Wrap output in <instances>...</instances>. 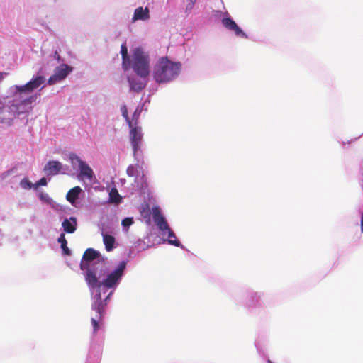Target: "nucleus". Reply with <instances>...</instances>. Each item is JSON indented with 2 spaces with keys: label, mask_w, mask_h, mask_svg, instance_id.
Here are the masks:
<instances>
[{
  "label": "nucleus",
  "mask_w": 363,
  "mask_h": 363,
  "mask_svg": "<svg viewBox=\"0 0 363 363\" xmlns=\"http://www.w3.org/2000/svg\"><path fill=\"white\" fill-rule=\"evenodd\" d=\"M121 113H122V116L125 118V120L126 121L127 123L128 124V126L129 127H132L133 126V121H130V119L129 118L128 113V109H127L126 106L125 105L122 106L121 108Z\"/></svg>",
  "instance_id": "22"
},
{
  "label": "nucleus",
  "mask_w": 363,
  "mask_h": 363,
  "mask_svg": "<svg viewBox=\"0 0 363 363\" xmlns=\"http://www.w3.org/2000/svg\"><path fill=\"white\" fill-rule=\"evenodd\" d=\"M6 104V98H0V110Z\"/></svg>",
  "instance_id": "30"
},
{
  "label": "nucleus",
  "mask_w": 363,
  "mask_h": 363,
  "mask_svg": "<svg viewBox=\"0 0 363 363\" xmlns=\"http://www.w3.org/2000/svg\"><path fill=\"white\" fill-rule=\"evenodd\" d=\"M129 128H130V140L133 147V152L135 154L140 147L143 140V133L140 127L132 126Z\"/></svg>",
  "instance_id": "9"
},
{
  "label": "nucleus",
  "mask_w": 363,
  "mask_h": 363,
  "mask_svg": "<svg viewBox=\"0 0 363 363\" xmlns=\"http://www.w3.org/2000/svg\"><path fill=\"white\" fill-rule=\"evenodd\" d=\"M62 225L66 233H73L76 230L77 220L74 217H71L70 220L65 219L62 222Z\"/></svg>",
  "instance_id": "15"
},
{
  "label": "nucleus",
  "mask_w": 363,
  "mask_h": 363,
  "mask_svg": "<svg viewBox=\"0 0 363 363\" xmlns=\"http://www.w3.org/2000/svg\"><path fill=\"white\" fill-rule=\"evenodd\" d=\"M37 99V96L35 95V96H30V98L28 99H26L23 101V104H31L33 101H35Z\"/></svg>",
  "instance_id": "29"
},
{
  "label": "nucleus",
  "mask_w": 363,
  "mask_h": 363,
  "mask_svg": "<svg viewBox=\"0 0 363 363\" xmlns=\"http://www.w3.org/2000/svg\"><path fill=\"white\" fill-rule=\"evenodd\" d=\"M125 267L126 262L122 261L120 262L116 269L108 274L106 278L103 279L102 281H99V280H98V284L94 287V289H99L96 294L92 298L91 303V309L95 311L96 313V317H92L91 319L94 333H96L99 329V322L102 320L104 315L106 307L107 305V300L112 294L111 292L105 299H102L100 288L101 286H104L108 289L115 288L121 279ZM99 278L100 277L98 276V279H99Z\"/></svg>",
  "instance_id": "1"
},
{
  "label": "nucleus",
  "mask_w": 363,
  "mask_h": 363,
  "mask_svg": "<svg viewBox=\"0 0 363 363\" xmlns=\"http://www.w3.org/2000/svg\"><path fill=\"white\" fill-rule=\"evenodd\" d=\"M121 196L119 195L116 188L111 189L109 193V202L114 203H119L121 201Z\"/></svg>",
  "instance_id": "20"
},
{
  "label": "nucleus",
  "mask_w": 363,
  "mask_h": 363,
  "mask_svg": "<svg viewBox=\"0 0 363 363\" xmlns=\"http://www.w3.org/2000/svg\"><path fill=\"white\" fill-rule=\"evenodd\" d=\"M152 213L153 221L158 227V228L162 232L163 234H164L165 232L167 233L169 244L176 247L182 246L181 242L177 240L174 233L171 230L167 220L162 216L160 208L158 206H154L152 210Z\"/></svg>",
  "instance_id": "4"
},
{
  "label": "nucleus",
  "mask_w": 363,
  "mask_h": 363,
  "mask_svg": "<svg viewBox=\"0 0 363 363\" xmlns=\"http://www.w3.org/2000/svg\"><path fill=\"white\" fill-rule=\"evenodd\" d=\"M20 185L25 189H30L33 186L34 187V185L26 178H24L21 181Z\"/></svg>",
  "instance_id": "23"
},
{
  "label": "nucleus",
  "mask_w": 363,
  "mask_h": 363,
  "mask_svg": "<svg viewBox=\"0 0 363 363\" xmlns=\"http://www.w3.org/2000/svg\"><path fill=\"white\" fill-rule=\"evenodd\" d=\"M45 81V79L43 76H38L33 78L30 82L23 86H16V89L18 92H27L30 93L33 90L40 87Z\"/></svg>",
  "instance_id": "8"
},
{
  "label": "nucleus",
  "mask_w": 363,
  "mask_h": 363,
  "mask_svg": "<svg viewBox=\"0 0 363 363\" xmlns=\"http://www.w3.org/2000/svg\"><path fill=\"white\" fill-rule=\"evenodd\" d=\"M190 2H194L195 3V1L194 0H191Z\"/></svg>",
  "instance_id": "35"
},
{
  "label": "nucleus",
  "mask_w": 363,
  "mask_h": 363,
  "mask_svg": "<svg viewBox=\"0 0 363 363\" xmlns=\"http://www.w3.org/2000/svg\"><path fill=\"white\" fill-rule=\"evenodd\" d=\"M194 6V2H189L186 6L187 10H191Z\"/></svg>",
  "instance_id": "31"
},
{
  "label": "nucleus",
  "mask_w": 363,
  "mask_h": 363,
  "mask_svg": "<svg viewBox=\"0 0 363 363\" xmlns=\"http://www.w3.org/2000/svg\"><path fill=\"white\" fill-rule=\"evenodd\" d=\"M58 242L60 243L61 248L63 251V253L66 255H70L71 251L67 247V242L65 239V234L62 233L58 238Z\"/></svg>",
  "instance_id": "19"
},
{
  "label": "nucleus",
  "mask_w": 363,
  "mask_h": 363,
  "mask_svg": "<svg viewBox=\"0 0 363 363\" xmlns=\"http://www.w3.org/2000/svg\"><path fill=\"white\" fill-rule=\"evenodd\" d=\"M141 169L138 164H131L128 167L126 172L128 177H138Z\"/></svg>",
  "instance_id": "21"
},
{
  "label": "nucleus",
  "mask_w": 363,
  "mask_h": 363,
  "mask_svg": "<svg viewBox=\"0 0 363 363\" xmlns=\"http://www.w3.org/2000/svg\"><path fill=\"white\" fill-rule=\"evenodd\" d=\"M82 191V190L81 187L79 186L72 188L70 190H69L66 195L67 200L72 204H74L77 199L79 198Z\"/></svg>",
  "instance_id": "14"
},
{
  "label": "nucleus",
  "mask_w": 363,
  "mask_h": 363,
  "mask_svg": "<svg viewBox=\"0 0 363 363\" xmlns=\"http://www.w3.org/2000/svg\"><path fill=\"white\" fill-rule=\"evenodd\" d=\"M100 256L99 251L88 248L80 262V269L84 271V279L90 289L98 284V275L99 277L105 276L108 269L104 259H99Z\"/></svg>",
  "instance_id": "2"
},
{
  "label": "nucleus",
  "mask_w": 363,
  "mask_h": 363,
  "mask_svg": "<svg viewBox=\"0 0 363 363\" xmlns=\"http://www.w3.org/2000/svg\"><path fill=\"white\" fill-rule=\"evenodd\" d=\"M69 160L72 164L75 163H78L79 167H80V162H83L79 157H78L76 154L71 153L69 155Z\"/></svg>",
  "instance_id": "24"
},
{
  "label": "nucleus",
  "mask_w": 363,
  "mask_h": 363,
  "mask_svg": "<svg viewBox=\"0 0 363 363\" xmlns=\"http://www.w3.org/2000/svg\"><path fill=\"white\" fill-rule=\"evenodd\" d=\"M103 235V242L105 245L106 250L107 252H111L114 248V245L116 242V240L113 236L108 234H102Z\"/></svg>",
  "instance_id": "16"
},
{
  "label": "nucleus",
  "mask_w": 363,
  "mask_h": 363,
  "mask_svg": "<svg viewBox=\"0 0 363 363\" xmlns=\"http://www.w3.org/2000/svg\"><path fill=\"white\" fill-rule=\"evenodd\" d=\"M6 74H7L6 72H0V81H1L4 79V76L6 75Z\"/></svg>",
  "instance_id": "32"
},
{
  "label": "nucleus",
  "mask_w": 363,
  "mask_h": 363,
  "mask_svg": "<svg viewBox=\"0 0 363 363\" xmlns=\"http://www.w3.org/2000/svg\"><path fill=\"white\" fill-rule=\"evenodd\" d=\"M47 185V179L45 177L41 178L39 181L36 182L34 185V188L37 189L40 186H46Z\"/></svg>",
  "instance_id": "28"
},
{
  "label": "nucleus",
  "mask_w": 363,
  "mask_h": 363,
  "mask_svg": "<svg viewBox=\"0 0 363 363\" xmlns=\"http://www.w3.org/2000/svg\"><path fill=\"white\" fill-rule=\"evenodd\" d=\"M361 231H362V233H363V213H362V219H361Z\"/></svg>",
  "instance_id": "33"
},
{
  "label": "nucleus",
  "mask_w": 363,
  "mask_h": 363,
  "mask_svg": "<svg viewBox=\"0 0 363 363\" xmlns=\"http://www.w3.org/2000/svg\"><path fill=\"white\" fill-rule=\"evenodd\" d=\"M140 111L136 109L132 116L130 121H133V127L137 126Z\"/></svg>",
  "instance_id": "25"
},
{
  "label": "nucleus",
  "mask_w": 363,
  "mask_h": 363,
  "mask_svg": "<svg viewBox=\"0 0 363 363\" xmlns=\"http://www.w3.org/2000/svg\"><path fill=\"white\" fill-rule=\"evenodd\" d=\"M128 82L130 85L131 89L137 92L140 91L145 86V84L144 83L141 82H137L134 79L128 78Z\"/></svg>",
  "instance_id": "18"
},
{
  "label": "nucleus",
  "mask_w": 363,
  "mask_h": 363,
  "mask_svg": "<svg viewBox=\"0 0 363 363\" xmlns=\"http://www.w3.org/2000/svg\"><path fill=\"white\" fill-rule=\"evenodd\" d=\"M223 26L228 30L232 31L238 37L247 38V35L238 26V24L230 18L224 17L222 19Z\"/></svg>",
  "instance_id": "10"
},
{
  "label": "nucleus",
  "mask_w": 363,
  "mask_h": 363,
  "mask_svg": "<svg viewBox=\"0 0 363 363\" xmlns=\"http://www.w3.org/2000/svg\"><path fill=\"white\" fill-rule=\"evenodd\" d=\"M133 69L140 77L145 78L149 75V58L141 48H136L133 55Z\"/></svg>",
  "instance_id": "5"
},
{
  "label": "nucleus",
  "mask_w": 363,
  "mask_h": 363,
  "mask_svg": "<svg viewBox=\"0 0 363 363\" xmlns=\"http://www.w3.org/2000/svg\"><path fill=\"white\" fill-rule=\"evenodd\" d=\"M19 114L18 104L12 102L6 104L3 108L0 110V122L11 125L12 121Z\"/></svg>",
  "instance_id": "6"
},
{
  "label": "nucleus",
  "mask_w": 363,
  "mask_h": 363,
  "mask_svg": "<svg viewBox=\"0 0 363 363\" xmlns=\"http://www.w3.org/2000/svg\"><path fill=\"white\" fill-rule=\"evenodd\" d=\"M133 223V218H125L122 220L123 227H130Z\"/></svg>",
  "instance_id": "27"
},
{
  "label": "nucleus",
  "mask_w": 363,
  "mask_h": 363,
  "mask_svg": "<svg viewBox=\"0 0 363 363\" xmlns=\"http://www.w3.org/2000/svg\"><path fill=\"white\" fill-rule=\"evenodd\" d=\"M80 172L79 176L82 178H86L91 180L94 177V173L92 169L85 162H80V167H79Z\"/></svg>",
  "instance_id": "12"
},
{
  "label": "nucleus",
  "mask_w": 363,
  "mask_h": 363,
  "mask_svg": "<svg viewBox=\"0 0 363 363\" xmlns=\"http://www.w3.org/2000/svg\"><path fill=\"white\" fill-rule=\"evenodd\" d=\"M62 169V164L59 161H49L44 167L43 171L48 176L58 174Z\"/></svg>",
  "instance_id": "11"
},
{
  "label": "nucleus",
  "mask_w": 363,
  "mask_h": 363,
  "mask_svg": "<svg viewBox=\"0 0 363 363\" xmlns=\"http://www.w3.org/2000/svg\"><path fill=\"white\" fill-rule=\"evenodd\" d=\"M121 52L123 59V68L127 70L130 67V59L128 54V48L125 43L121 45Z\"/></svg>",
  "instance_id": "17"
},
{
  "label": "nucleus",
  "mask_w": 363,
  "mask_h": 363,
  "mask_svg": "<svg viewBox=\"0 0 363 363\" xmlns=\"http://www.w3.org/2000/svg\"><path fill=\"white\" fill-rule=\"evenodd\" d=\"M149 9L145 7L144 9L143 7L137 8L134 11L133 21L142 20L146 21L150 18Z\"/></svg>",
  "instance_id": "13"
},
{
  "label": "nucleus",
  "mask_w": 363,
  "mask_h": 363,
  "mask_svg": "<svg viewBox=\"0 0 363 363\" xmlns=\"http://www.w3.org/2000/svg\"><path fill=\"white\" fill-rule=\"evenodd\" d=\"M72 70V67L67 65H61L55 69L54 74L49 78L48 84L52 85L65 79Z\"/></svg>",
  "instance_id": "7"
},
{
  "label": "nucleus",
  "mask_w": 363,
  "mask_h": 363,
  "mask_svg": "<svg viewBox=\"0 0 363 363\" xmlns=\"http://www.w3.org/2000/svg\"><path fill=\"white\" fill-rule=\"evenodd\" d=\"M40 199L43 201H45L48 203H50L52 201V199L49 196V195L46 193L41 192L38 195Z\"/></svg>",
  "instance_id": "26"
},
{
  "label": "nucleus",
  "mask_w": 363,
  "mask_h": 363,
  "mask_svg": "<svg viewBox=\"0 0 363 363\" xmlns=\"http://www.w3.org/2000/svg\"><path fill=\"white\" fill-rule=\"evenodd\" d=\"M268 363H273L271 360H268Z\"/></svg>",
  "instance_id": "34"
},
{
  "label": "nucleus",
  "mask_w": 363,
  "mask_h": 363,
  "mask_svg": "<svg viewBox=\"0 0 363 363\" xmlns=\"http://www.w3.org/2000/svg\"><path fill=\"white\" fill-rule=\"evenodd\" d=\"M181 64L161 57L154 67L153 78L157 83H167L174 80L179 74Z\"/></svg>",
  "instance_id": "3"
}]
</instances>
